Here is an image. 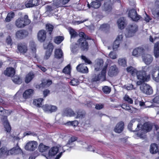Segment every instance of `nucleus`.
<instances>
[{
  "mask_svg": "<svg viewBox=\"0 0 159 159\" xmlns=\"http://www.w3.org/2000/svg\"><path fill=\"white\" fill-rule=\"evenodd\" d=\"M150 150L152 154L156 153L158 151V146L155 143L152 144L151 145Z\"/></svg>",
  "mask_w": 159,
  "mask_h": 159,
  "instance_id": "33",
  "label": "nucleus"
},
{
  "mask_svg": "<svg viewBox=\"0 0 159 159\" xmlns=\"http://www.w3.org/2000/svg\"><path fill=\"white\" fill-rule=\"evenodd\" d=\"M128 16L134 21H137L140 19V16L137 15L136 11L134 9L130 10Z\"/></svg>",
  "mask_w": 159,
  "mask_h": 159,
  "instance_id": "14",
  "label": "nucleus"
},
{
  "mask_svg": "<svg viewBox=\"0 0 159 159\" xmlns=\"http://www.w3.org/2000/svg\"><path fill=\"white\" fill-rule=\"evenodd\" d=\"M118 64L123 67H126V61L125 58H120L118 61Z\"/></svg>",
  "mask_w": 159,
  "mask_h": 159,
  "instance_id": "40",
  "label": "nucleus"
},
{
  "mask_svg": "<svg viewBox=\"0 0 159 159\" xmlns=\"http://www.w3.org/2000/svg\"><path fill=\"white\" fill-rule=\"evenodd\" d=\"M102 9L107 12L111 11L112 8V4L111 0H105L102 7Z\"/></svg>",
  "mask_w": 159,
  "mask_h": 159,
  "instance_id": "15",
  "label": "nucleus"
},
{
  "mask_svg": "<svg viewBox=\"0 0 159 159\" xmlns=\"http://www.w3.org/2000/svg\"><path fill=\"white\" fill-rule=\"evenodd\" d=\"M44 49H48V51L46 53L44 57V59H47L50 56L53 49V46L52 43L49 42L48 43H44L43 44Z\"/></svg>",
  "mask_w": 159,
  "mask_h": 159,
  "instance_id": "9",
  "label": "nucleus"
},
{
  "mask_svg": "<svg viewBox=\"0 0 159 159\" xmlns=\"http://www.w3.org/2000/svg\"><path fill=\"white\" fill-rule=\"evenodd\" d=\"M150 68L149 70L147 72V75H149L150 76V74L147 75V73L150 72V73L151 74L153 79L157 82H159V67L156 66L154 67L153 69L151 70V68L148 67Z\"/></svg>",
  "mask_w": 159,
  "mask_h": 159,
  "instance_id": "8",
  "label": "nucleus"
},
{
  "mask_svg": "<svg viewBox=\"0 0 159 159\" xmlns=\"http://www.w3.org/2000/svg\"><path fill=\"white\" fill-rule=\"evenodd\" d=\"M150 70V68L147 66H143L142 70L138 71L136 69L132 66L126 68L128 72L131 74L132 76H136L138 80L137 82L138 85H140L144 82L147 81L150 79L149 75H147V72Z\"/></svg>",
  "mask_w": 159,
  "mask_h": 159,
  "instance_id": "3",
  "label": "nucleus"
},
{
  "mask_svg": "<svg viewBox=\"0 0 159 159\" xmlns=\"http://www.w3.org/2000/svg\"><path fill=\"white\" fill-rule=\"evenodd\" d=\"M138 27L135 24L129 25L126 28L127 31L125 33L126 37H130L133 36L135 33L137 31Z\"/></svg>",
  "mask_w": 159,
  "mask_h": 159,
  "instance_id": "6",
  "label": "nucleus"
},
{
  "mask_svg": "<svg viewBox=\"0 0 159 159\" xmlns=\"http://www.w3.org/2000/svg\"><path fill=\"white\" fill-rule=\"evenodd\" d=\"M71 71V68L70 65H68L63 69V72L65 74H69Z\"/></svg>",
  "mask_w": 159,
  "mask_h": 159,
  "instance_id": "44",
  "label": "nucleus"
},
{
  "mask_svg": "<svg viewBox=\"0 0 159 159\" xmlns=\"http://www.w3.org/2000/svg\"><path fill=\"white\" fill-rule=\"evenodd\" d=\"M103 61L102 59H97L95 61L94 65L95 70L96 71H98L103 66Z\"/></svg>",
  "mask_w": 159,
  "mask_h": 159,
  "instance_id": "26",
  "label": "nucleus"
},
{
  "mask_svg": "<svg viewBox=\"0 0 159 159\" xmlns=\"http://www.w3.org/2000/svg\"><path fill=\"white\" fill-rule=\"evenodd\" d=\"M63 115L64 116L67 117H74L76 115V113L71 109L68 108L65 109L63 111Z\"/></svg>",
  "mask_w": 159,
  "mask_h": 159,
  "instance_id": "19",
  "label": "nucleus"
},
{
  "mask_svg": "<svg viewBox=\"0 0 159 159\" xmlns=\"http://www.w3.org/2000/svg\"><path fill=\"white\" fill-rule=\"evenodd\" d=\"M14 16L15 13L14 12L11 11L9 12L7 14V16L5 19V21L7 22H10L14 17Z\"/></svg>",
  "mask_w": 159,
  "mask_h": 159,
  "instance_id": "38",
  "label": "nucleus"
},
{
  "mask_svg": "<svg viewBox=\"0 0 159 159\" xmlns=\"http://www.w3.org/2000/svg\"><path fill=\"white\" fill-rule=\"evenodd\" d=\"M119 28L121 30L124 29L127 24L125 20L124 17H121L119 19L117 22Z\"/></svg>",
  "mask_w": 159,
  "mask_h": 159,
  "instance_id": "21",
  "label": "nucleus"
},
{
  "mask_svg": "<svg viewBox=\"0 0 159 159\" xmlns=\"http://www.w3.org/2000/svg\"><path fill=\"white\" fill-rule=\"evenodd\" d=\"M33 46H32L30 49L31 50V55L33 57H36V49L35 48V46L34 45V43H33Z\"/></svg>",
  "mask_w": 159,
  "mask_h": 159,
  "instance_id": "53",
  "label": "nucleus"
},
{
  "mask_svg": "<svg viewBox=\"0 0 159 159\" xmlns=\"http://www.w3.org/2000/svg\"><path fill=\"white\" fill-rule=\"evenodd\" d=\"M17 48L19 52L22 54L26 53L28 50L27 45L25 43H19L18 45Z\"/></svg>",
  "mask_w": 159,
  "mask_h": 159,
  "instance_id": "16",
  "label": "nucleus"
},
{
  "mask_svg": "<svg viewBox=\"0 0 159 159\" xmlns=\"http://www.w3.org/2000/svg\"><path fill=\"white\" fill-rule=\"evenodd\" d=\"M63 37L59 36L56 37L54 39V42L57 44L60 43L63 40Z\"/></svg>",
  "mask_w": 159,
  "mask_h": 159,
  "instance_id": "42",
  "label": "nucleus"
},
{
  "mask_svg": "<svg viewBox=\"0 0 159 159\" xmlns=\"http://www.w3.org/2000/svg\"><path fill=\"white\" fill-rule=\"evenodd\" d=\"M48 149V146L43 145L42 143H40L38 147L39 151L43 153L42 155L43 156L44 153H46L47 154Z\"/></svg>",
  "mask_w": 159,
  "mask_h": 159,
  "instance_id": "30",
  "label": "nucleus"
},
{
  "mask_svg": "<svg viewBox=\"0 0 159 159\" xmlns=\"http://www.w3.org/2000/svg\"><path fill=\"white\" fill-rule=\"evenodd\" d=\"M38 145V143L36 141H30L26 143L25 147V148L27 150L33 151L37 148Z\"/></svg>",
  "mask_w": 159,
  "mask_h": 159,
  "instance_id": "10",
  "label": "nucleus"
},
{
  "mask_svg": "<svg viewBox=\"0 0 159 159\" xmlns=\"http://www.w3.org/2000/svg\"><path fill=\"white\" fill-rule=\"evenodd\" d=\"M81 58L84 61L85 63L88 64H89L91 63V61L85 56H82L81 57Z\"/></svg>",
  "mask_w": 159,
  "mask_h": 159,
  "instance_id": "62",
  "label": "nucleus"
},
{
  "mask_svg": "<svg viewBox=\"0 0 159 159\" xmlns=\"http://www.w3.org/2000/svg\"><path fill=\"white\" fill-rule=\"evenodd\" d=\"M56 7H56L53 4V5L52 6H47L46 7V10L47 11H51Z\"/></svg>",
  "mask_w": 159,
  "mask_h": 159,
  "instance_id": "60",
  "label": "nucleus"
},
{
  "mask_svg": "<svg viewBox=\"0 0 159 159\" xmlns=\"http://www.w3.org/2000/svg\"><path fill=\"white\" fill-rule=\"evenodd\" d=\"M118 72L117 68L116 65H114L110 67L108 74L109 76H112L116 75Z\"/></svg>",
  "mask_w": 159,
  "mask_h": 159,
  "instance_id": "18",
  "label": "nucleus"
},
{
  "mask_svg": "<svg viewBox=\"0 0 159 159\" xmlns=\"http://www.w3.org/2000/svg\"><path fill=\"white\" fill-rule=\"evenodd\" d=\"M38 4V0H27L25 2V5L26 7H30L37 5Z\"/></svg>",
  "mask_w": 159,
  "mask_h": 159,
  "instance_id": "28",
  "label": "nucleus"
},
{
  "mask_svg": "<svg viewBox=\"0 0 159 159\" xmlns=\"http://www.w3.org/2000/svg\"><path fill=\"white\" fill-rule=\"evenodd\" d=\"M79 82L77 80L73 79L70 82V84L73 86H76L79 84Z\"/></svg>",
  "mask_w": 159,
  "mask_h": 159,
  "instance_id": "59",
  "label": "nucleus"
},
{
  "mask_svg": "<svg viewBox=\"0 0 159 159\" xmlns=\"http://www.w3.org/2000/svg\"><path fill=\"white\" fill-rule=\"evenodd\" d=\"M101 5V2L98 1H93L91 3V5H89V4H88V7L90 8L92 7L94 8H99Z\"/></svg>",
  "mask_w": 159,
  "mask_h": 159,
  "instance_id": "35",
  "label": "nucleus"
},
{
  "mask_svg": "<svg viewBox=\"0 0 159 159\" xmlns=\"http://www.w3.org/2000/svg\"><path fill=\"white\" fill-rule=\"evenodd\" d=\"M12 80L14 83L18 84H20L22 82V79L17 76H15Z\"/></svg>",
  "mask_w": 159,
  "mask_h": 159,
  "instance_id": "41",
  "label": "nucleus"
},
{
  "mask_svg": "<svg viewBox=\"0 0 159 159\" xmlns=\"http://www.w3.org/2000/svg\"><path fill=\"white\" fill-rule=\"evenodd\" d=\"M141 118L137 117L134 118L128 125V128L133 131H138L134 135L135 138H144L145 134L149 132L152 128L153 124L149 122L145 123L142 125L141 121Z\"/></svg>",
  "mask_w": 159,
  "mask_h": 159,
  "instance_id": "1",
  "label": "nucleus"
},
{
  "mask_svg": "<svg viewBox=\"0 0 159 159\" xmlns=\"http://www.w3.org/2000/svg\"><path fill=\"white\" fill-rule=\"evenodd\" d=\"M146 102H144L142 100L140 101L139 102V105L141 107H142L143 108H145L148 107H150L151 106H147Z\"/></svg>",
  "mask_w": 159,
  "mask_h": 159,
  "instance_id": "52",
  "label": "nucleus"
},
{
  "mask_svg": "<svg viewBox=\"0 0 159 159\" xmlns=\"http://www.w3.org/2000/svg\"><path fill=\"white\" fill-rule=\"evenodd\" d=\"M140 89L143 93L150 95L153 93V90L151 87L146 84H143L140 87Z\"/></svg>",
  "mask_w": 159,
  "mask_h": 159,
  "instance_id": "12",
  "label": "nucleus"
},
{
  "mask_svg": "<svg viewBox=\"0 0 159 159\" xmlns=\"http://www.w3.org/2000/svg\"><path fill=\"white\" fill-rule=\"evenodd\" d=\"M124 87L127 90H131L133 89V86L131 84H128L124 86Z\"/></svg>",
  "mask_w": 159,
  "mask_h": 159,
  "instance_id": "58",
  "label": "nucleus"
},
{
  "mask_svg": "<svg viewBox=\"0 0 159 159\" xmlns=\"http://www.w3.org/2000/svg\"><path fill=\"white\" fill-rule=\"evenodd\" d=\"M53 1V4L57 7L61 6V0H52Z\"/></svg>",
  "mask_w": 159,
  "mask_h": 159,
  "instance_id": "49",
  "label": "nucleus"
},
{
  "mask_svg": "<svg viewBox=\"0 0 159 159\" xmlns=\"http://www.w3.org/2000/svg\"><path fill=\"white\" fill-rule=\"evenodd\" d=\"M42 108L44 112L48 113H51L55 112L57 109V108L56 106L47 104L43 105Z\"/></svg>",
  "mask_w": 159,
  "mask_h": 159,
  "instance_id": "11",
  "label": "nucleus"
},
{
  "mask_svg": "<svg viewBox=\"0 0 159 159\" xmlns=\"http://www.w3.org/2000/svg\"><path fill=\"white\" fill-rule=\"evenodd\" d=\"M76 140V137H72L69 140L66 145L64 146L63 148L60 145L53 147L48 151L47 154L44 153L43 156L45 157L46 159H59L62 153L65 151V150H68V149H66L67 147L72 148L74 146V144L73 143Z\"/></svg>",
  "mask_w": 159,
  "mask_h": 159,
  "instance_id": "2",
  "label": "nucleus"
},
{
  "mask_svg": "<svg viewBox=\"0 0 159 159\" xmlns=\"http://www.w3.org/2000/svg\"><path fill=\"white\" fill-rule=\"evenodd\" d=\"M79 47V46L77 44H75L74 45H72L71 46V51L74 53L76 52L77 50V48Z\"/></svg>",
  "mask_w": 159,
  "mask_h": 159,
  "instance_id": "57",
  "label": "nucleus"
},
{
  "mask_svg": "<svg viewBox=\"0 0 159 159\" xmlns=\"http://www.w3.org/2000/svg\"><path fill=\"white\" fill-rule=\"evenodd\" d=\"M124 128V123L122 122H120L116 125L114 130L116 132L119 133L123 130Z\"/></svg>",
  "mask_w": 159,
  "mask_h": 159,
  "instance_id": "25",
  "label": "nucleus"
},
{
  "mask_svg": "<svg viewBox=\"0 0 159 159\" xmlns=\"http://www.w3.org/2000/svg\"><path fill=\"white\" fill-rule=\"evenodd\" d=\"M143 61L147 65L150 64L152 61L153 58L152 56L149 54H145L142 57Z\"/></svg>",
  "mask_w": 159,
  "mask_h": 159,
  "instance_id": "22",
  "label": "nucleus"
},
{
  "mask_svg": "<svg viewBox=\"0 0 159 159\" xmlns=\"http://www.w3.org/2000/svg\"><path fill=\"white\" fill-rule=\"evenodd\" d=\"M3 125H4L5 130L7 133H9L11 130V128L7 120V118L5 117L3 120Z\"/></svg>",
  "mask_w": 159,
  "mask_h": 159,
  "instance_id": "29",
  "label": "nucleus"
},
{
  "mask_svg": "<svg viewBox=\"0 0 159 159\" xmlns=\"http://www.w3.org/2000/svg\"><path fill=\"white\" fill-rule=\"evenodd\" d=\"M154 54L156 58H157L159 57V42H157L154 45Z\"/></svg>",
  "mask_w": 159,
  "mask_h": 159,
  "instance_id": "34",
  "label": "nucleus"
},
{
  "mask_svg": "<svg viewBox=\"0 0 159 159\" xmlns=\"http://www.w3.org/2000/svg\"><path fill=\"white\" fill-rule=\"evenodd\" d=\"M28 34V32L25 30H20L16 32V36L17 39H22L26 37Z\"/></svg>",
  "mask_w": 159,
  "mask_h": 159,
  "instance_id": "13",
  "label": "nucleus"
},
{
  "mask_svg": "<svg viewBox=\"0 0 159 159\" xmlns=\"http://www.w3.org/2000/svg\"><path fill=\"white\" fill-rule=\"evenodd\" d=\"M84 116V115L82 114L81 112H77L76 113V115L75 116V118H81Z\"/></svg>",
  "mask_w": 159,
  "mask_h": 159,
  "instance_id": "63",
  "label": "nucleus"
},
{
  "mask_svg": "<svg viewBox=\"0 0 159 159\" xmlns=\"http://www.w3.org/2000/svg\"><path fill=\"white\" fill-rule=\"evenodd\" d=\"M69 33L70 34L71 38H74L77 35V33L71 28H70L69 29Z\"/></svg>",
  "mask_w": 159,
  "mask_h": 159,
  "instance_id": "48",
  "label": "nucleus"
},
{
  "mask_svg": "<svg viewBox=\"0 0 159 159\" xmlns=\"http://www.w3.org/2000/svg\"><path fill=\"white\" fill-rule=\"evenodd\" d=\"M34 90L32 89H29L25 90L23 93V97L24 99L30 98L34 93Z\"/></svg>",
  "mask_w": 159,
  "mask_h": 159,
  "instance_id": "23",
  "label": "nucleus"
},
{
  "mask_svg": "<svg viewBox=\"0 0 159 159\" xmlns=\"http://www.w3.org/2000/svg\"><path fill=\"white\" fill-rule=\"evenodd\" d=\"M63 56L62 52L61 49H56L55 51V57L57 59L61 58Z\"/></svg>",
  "mask_w": 159,
  "mask_h": 159,
  "instance_id": "36",
  "label": "nucleus"
},
{
  "mask_svg": "<svg viewBox=\"0 0 159 159\" xmlns=\"http://www.w3.org/2000/svg\"><path fill=\"white\" fill-rule=\"evenodd\" d=\"M52 84V81L51 80H47L43 82L41 84L42 86H43L44 87L49 86Z\"/></svg>",
  "mask_w": 159,
  "mask_h": 159,
  "instance_id": "43",
  "label": "nucleus"
},
{
  "mask_svg": "<svg viewBox=\"0 0 159 159\" xmlns=\"http://www.w3.org/2000/svg\"><path fill=\"white\" fill-rule=\"evenodd\" d=\"M43 99L42 98L35 99L33 101V104L38 107H40L42 105V102Z\"/></svg>",
  "mask_w": 159,
  "mask_h": 159,
  "instance_id": "37",
  "label": "nucleus"
},
{
  "mask_svg": "<svg viewBox=\"0 0 159 159\" xmlns=\"http://www.w3.org/2000/svg\"><path fill=\"white\" fill-rule=\"evenodd\" d=\"M83 148H87L88 151H93L94 152L95 150L93 149L92 147L91 146H89L86 143H84L83 144Z\"/></svg>",
  "mask_w": 159,
  "mask_h": 159,
  "instance_id": "50",
  "label": "nucleus"
},
{
  "mask_svg": "<svg viewBox=\"0 0 159 159\" xmlns=\"http://www.w3.org/2000/svg\"><path fill=\"white\" fill-rule=\"evenodd\" d=\"M78 71L81 73H85L88 72V69L87 67L84 64H80L76 67Z\"/></svg>",
  "mask_w": 159,
  "mask_h": 159,
  "instance_id": "24",
  "label": "nucleus"
},
{
  "mask_svg": "<svg viewBox=\"0 0 159 159\" xmlns=\"http://www.w3.org/2000/svg\"><path fill=\"white\" fill-rule=\"evenodd\" d=\"M123 36L122 34H119L117 36L116 40L119 42L120 43L122 40Z\"/></svg>",
  "mask_w": 159,
  "mask_h": 159,
  "instance_id": "61",
  "label": "nucleus"
},
{
  "mask_svg": "<svg viewBox=\"0 0 159 159\" xmlns=\"http://www.w3.org/2000/svg\"><path fill=\"white\" fill-rule=\"evenodd\" d=\"M30 22V20L28 19V16L25 15L24 18H19L16 19L15 25L17 28H21L29 25Z\"/></svg>",
  "mask_w": 159,
  "mask_h": 159,
  "instance_id": "4",
  "label": "nucleus"
},
{
  "mask_svg": "<svg viewBox=\"0 0 159 159\" xmlns=\"http://www.w3.org/2000/svg\"><path fill=\"white\" fill-rule=\"evenodd\" d=\"M66 124L68 125H72L74 126H77L78 124V122L77 120L69 121L66 123Z\"/></svg>",
  "mask_w": 159,
  "mask_h": 159,
  "instance_id": "55",
  "label": "nucleus"
},
{
  "mask_svg": "<svg viewBox=\"0 0 159 159\" xmlns=\"http://www.w3.org/2000/svg\"><path fill=\"white\" fill-rule=\"evenodd\" d=\"M46 31L43 30L39 31L38 34V39L39 41L41 42H43L46 38Z\"/></svg>",
  "mask_w": 159,
  "mask_h": 159,
  "instance_id": "17",
  "label": "nucleus"
},
{
  "mask_svg": "<svg viewBox=\"0 0 159 159\" xmlns=\"http://www.w3.org/2000/svg\"><path fill=\"white\" fill-rule=\"evenodd\" d=\"M22 152L21 149L18 146L13 148L11 149L8 150V153L10 155H15L20 153Z\"/></svg>",
  "mask_w": 159,
  "mask_h": 159,
  "instance_id": "27",
  "label": "nucleus"
},
{
  "mask_svg": "<svg viewBox=\"0 0 159 159\" xmlns=\"http://www.w3.org/2000/svg\"><path fill=\"white\" fill-rule=\"evenodd\" d=\"M79 35L81 38L78 40V42L80 44L81 48L83 50H87L88 48V44L86 40L88 39L89 38L82 32L80 33Z\"/></svg>",
  "mask_w": 159,
  "mask_h": 159,
  "instance_id": "5",
  "label": "nucleus"
},
{
  "mask_svg": "<svg viewBox=\"0 0 159 159\" xmlns=\"http://www.w3.org/2000/svg\"><path fill=\"white\" fill-rule=\"evenodd\" d=\"M120 43L119 42L115 40L114 43L113 49L114 50L116 49L119 47Z\"/></svg>",
  "mask_w": 159,
  "mask_h": 159,
  "instance_id": "56",
  "label": "nucleus"
},
{
  "mask_svg": "<svg viewBox=\"0 0 159 159\" xmlns=\"http://www.w3.org/2000/svg\"><path fill=\"white\" fill-rule=\"evenodd\" d=\"M46 28L47 30L48 31H49V34H51V33L53 29V26L50 24H47L46 25Z\"/></svg>",
  "mask_w": 159,
  "mask_h": 159,
  "instance_id": "51",
  "label": "nucleus"
},
{
  "mask_svg": "<svg viewBox=\"0 0 159 159\" xmlns=\"http://www.w3.org/2000/svg\"><path fill=\"white\" fill-rule=\"evenodd\" d=\"M34 77V74L32 72H30L26 75L25 78V82L27 84L29 83L32 80Z\"/></svg>",
  "mask_w": 159,
  "mask_h": 159,
  "instance_id": "32",
  "label": "nucleus"
},
{
  "mask_svg": "<svg viewBox=\"0 0 159 159\" xmlns=\"http://www.w3.org/2000/svg\"><path fill=\"white\" fill-rule=\"evenodd\" d=\"M121 107L123 109L128 110L129 112L133 113L134 108L132 107L129 106L128 104H123L122 105Z\"/></svg>",
  "mask_w": 159,
  "mask_h": 159,
  "instance_id": "39",
  "label": "nucleus"
},
{
  "mask_svg": "<svg viewBox=\"0 0 159 159\" xmlns=\"http://www.w3.org/2000/svg\"><path fill=\"white\" fill-rule=\"evenodd\" d=\"M0 150H2V153L4 156H7L9 155V153H8V150L6 147H3L0 149Z\"/></svg>",
  "mask_w": 159,
  "mask_h": 159,
  "instance_id": "47",
  "label": "nucleus"
},
{
  "mask_svg": "<svg viewBox=\"0 0 159 159\" xmlns=\"http://www.w3.org/2000/svg\"><path fill=\"white\" fill-rule=\"evenodd\" d=\"M109 56L111 58L114 59L117 58V55L115 52H111L109 54Z\"/></svg>",
  "mask_w": 159,
  "mask_h": 159,
  "instance_id": "54",
  "label": "nucleus"
},
{
  "mask_svg": "<svg viewBox=\"0 0 159 159\" xmlns=\"http://www.w3.org/2000/svg\"><path fill=\"white\" fill-rule=\"evenodd\" d=\"M102 90L105 93L108 94L111 92V88L107 86H105L102 88Z\"/></svg>",
  "mask_w": 159,
  "mask_h": 159,
  "instance_id": "46",
  "label": "nucleus"
},
{
  "mask_svg": "<svg viewBox=\"0 0 159 159\" xmlns=\"http://www.w3.org/2000/svg\"><path fill=\"white\" fill-rule=\"evenodd\" d=\"M107 67V64L104 66L101 71V74L98 75L97 73H96L95 76L92 78L93 80L95 81H98L99 80H104L106 79V73Z\"/></svg>",
  "mask_w": 159,
  "mask_h": 159,
  "instance_id": "7",
  "label": "nucleus"
},
{
  "mask_svg": "<svg viewBox=\"0 0 159 159\" xmlns=\"http://www.w3.org/2000/svg\"><path fill=\"white\" fill-rule=\"evenodd\" d=\"M153 101L154 102L159 104V96L155 97L153 99Z\"/></svg>",
  "mask_w": 159,
  "mask_h": 159,
  "instance_id": "64",
  "label": "nucleus"
},
{
  "mask_svg": "<svg viewBox=\"0 0 159 159\" xmlns=\"http://www.w3.org/2000/svg\"><path fill=\"white\" fill-rule=\"evenodd\" d=\"M144 52L143 48L139 47L134 49L132 52V55L134 56L138 57L140 56Z\"/></svg>",
  "mask_w": 159,
  "mask_h": 159,
  "instance_id": "20",
  "label": "nucleus"
},
{
  "mask_svg": "<svg viewBox=\"0 0 159 159\" xmlns=\"http://www.w3.org/2000/svg\"><path fill=\"white\" fill-rule=\"evenodd\" d=\"M124 99L128 103L132 104L133 103V100L128 95L126 94L124 97Z\"/></svg>",
  "mask_w": 159,
  "mask_h": 159,
  "instance_id": "45",
  "label": "nucleus"
},
{
  "mask_svg": "<svg viewBox=\"0 0 159 159\" xmlns=\"http://www.w3.org/2000/svg\"><path fill=\"white\" fill-rule=\"evenodd\" d=\"M15 73V70L12 67L7 68L4 72V74L8 76H12L14 75Z\"/></svg>",
  "mask_w": 159,
  "mask_h": 159,
  "instance_id": "31",
  "label": "nucleus"
}]
</instances>
